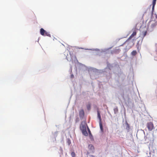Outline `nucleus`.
<instances>
[{
	"label": "nucleus",
	"mask_w": 157,
	"mask_h": 157,
	"mask_svg": "<svg viewBox=\"0 0 157 157\" xmlns=\"http://www.w3.org/2000/svg\"><path fill=\"white\" fill-rule=\"evenodd\" d=\"M133 30V31L132 34L131 35L129 36V38H128V40H130L132 39V37H133L134 36H136L137 33V29H135Z\"/></svg>",
	"instance_id": "obj_4"
},
{
	"label": "nucleus",
	"mask_w": 157,
	"mask_h": 157,
	"mask_svg": "<svg viewBox=\"0 0 157 157\" xmlns=\"http://www.w3.org/2000/svg\"><path fill=\"white\" fill-rule=\"evenodd\" d=\"M156 0H153L152 2V11H154V7L155 5L156 4Z\"/></svg>",
	"instance_id": "obj_7"
},
{
	"label": "nucleus",
	"mask_w": 157,
	"mask_h": 157,
	"mask_svg": "<svg viewBox=\"0 0 157 157\" xmlns=\"http://www.w3.org/2000/svg\"><path fill=\"white\" fill-rule=\"evenodd\" d=\"M87 109L88 110H90L91 108V105L90 104H88L86 105Z\"/></svg>",
	"instance_id": "obj_13"
},
{
	"label": "nucleus",
	"mask_w": 157,
	"mask_h": 157,
	"mask_svg": "<svg viewBox=\"0 0 157 157\" xmlns=\"http://www.w3.org/2000/svg\"><path fill=\"white\" fill-rule=\"evenodd\" d=\"M147 127L149 131H151L154 128V125L151 122H148L147 124Z\"/></svg>",
	"instance_id": "obj_3"
},
{
	"label": "nucleus",
	"mask_w": 157,
	"mask_h": 157,
	"mask_svg": "<svg viewBox=\"0 0 157 157\" xmlns=\"http://www.w3.org/2000/svg\"><path fill=\"white\" fill-rule=\"evenodd\" d=\"M71 155L72 157H75V154L74 152H72L71 153Z\"/></svg>",
	"instance_id": "obj_14"
},
{
	"label": "nucleus",
	"mask_w": 157,
	"mask_h": 157,
	"mask_svg": "<svg viewBox=\"0 0 157 157\" xmlns=\"http://www.w3.org/2000/svg\"><path fill=\"white\" fill-rule=\"evenodd\" d=\"M100 128L101 129V130L102 132H103V128L102 124L101 122H99Z\"/></svg>",
	"instance_id": "obj_9"
},
{
	"label": "nucleus",
	"mask_w": 157,
	"mask_h": 157,
	"mask_svg": "<svg viewBox=\"0 0 157 157\" xmlns=\"http://www.w3.org/2000/svg\"><path fill=\"white\" fill-rule=\"evenodd\" d=\"M67 143L68 145H70L71 144V141L70 140L68 139L67 141Z\"/></svg>",
	"instance_id": "obj_17"
},
{
	"label": "nucleus",
	"mask_w": 157,
	"mask_h": 157,
	"mask_svg": "<svg viewBox=\"0 0 157 157\" xmlns=\"http://www.w3.org/2000/svg\"><path fill=\"white\" fill-rule=\"evenodd\" d=\"M71 76L73 77H74V75H72Z\"/></svg>",
	"instance_id": "obj_19"
},
{
	"label": "nucleus",
	"mask_w": 157,
	"mask_h": 157,
	"mask_svg": "<svg viewBox=\"0 0 157 157\" xmlns=\"http://www.w3.org/2000/svg\"><path fill=\"white\" fill-rule=\"evenodd\" d=\"M137 54V52L136 50L133 51L131 52V54L132 56H135Z\"/></svg>",
	"instance_id": "obj_11"
},
{
	"label": "nucleus",
	"mask_w": 157,
	"mask_h": 157,
	"mask_svg": "<svg viewBox=\"0 0 157 157\" xmlns=\"http://www.w3.org/2000/svg\"><path fill=\"white\" fill-rule=\"evenodd\" d=\"M156 18H157V16H156Z\"/></svg>",
	"instance_id": "obj_20"
},
{
	"label": "nucleus",
	"mask_w": 157,
	"mask_h": 157,
	"mask_svg": "<svg viewBox=\"0 0 157 157\" xmlns=\"http://www.w3.org/2000/svg\"><path fill=\"white\" fill-rule=\"evenodd\" d=\"M147 32L146 31H145L143 32V37H144L147 34Z\"/></svg>",
	"instance_id": "obj_16"
},
{
	"label": "nucleus",
	"mask_w": 157,
	"mask_h": 157,
	"mask_svg": "<svg viewBox=\"0 0 157 157\" xmlns=\"http://www.w3.org/2000/svg\"><path fill=\"white\" fill-rule=\"evenodd\" d=\"M79 116L80 118H83L84 115V112L83 109H81L79 111Z\"/></svg>",
	"instance_id": "obj_5"
},
{
	"label": "nucleus",
	"mask_w": 157,
	"mask_h": 157,
	"mask_svg": "<svg viewBox=\"0 0 157 157\" xmlns=\"http://www.w3.org/2000/svg\"><path fill=\"white\" fill-rule=\"evenodd\" d=\"M80 129L83 135L86 136H88V134L86 130V127L85 125L81 124L80 126Z\"/></svg>",
	"instance_id": "obj_1"
},
{
	"label": "nucleus",
	"mask_w": 157,
	"mask_h": 157,
	"mask_svg": "<svg viewBox=\"0 0 157 157\" xmlns=\"http://www.w3.org/2000/svg\"><path fill=\"white\" fill-rule=\"evenodd\" d=\"M114 111L115 114L117 113L118 111V109L117 107H116V108H114Z\"/></svg>",
	"instance_id": "obj_12"
},
{
	"label": "nucleus",
	"mask_w": 157,
	"mask_h": 157,
	"mask_svg": "<svg viewBox=\"0 0 157 157\" xmlns=\"http://www.w3.org/2000/svg\"><path fill=\"white\" fill-rule=\"evenodd\" d=\"M88 132L89 133V134L90 135H91L92 136V134H91V132L89 129V128H88Z\"/></svg>",
	"instance_id": "obj_18"
},
{
	"label": "nucleus",
	"mask_w": 157,
	"mask_h": 157,
	"mask_svg": "<svg viewBox=\"0 0 157 157\" xmlns=\"http://www.w3.org/2000/svg\"><path fill=\"white\" fill-rule=\"evenodd\" d=\"M126 129L127 130V132H128L129 131V129H130L129 125V124L127 122L126 123Z\"/></svg>",
	"instance_id": "obj_10"
},
{
	"label": "nucleus",
	"mask_w": 157,
	"mask_h": 157,
	"mask_svg": "<svg viewBox=\"0 0 157 157\" xmlns=\"http://www.w3.org/2000/svg\"><path fill=\"white\" fill-rule=\"evenodd\" d=\"M40 33L41 35L44 36H47L51 37V35L49 33L45 31L43 28L40 29Z\"/></svg>",
	"instance_id": "obj_2"
},
{
	"label": "nucleus",
	"mask_w": 157,
	"mask_h": 157,
	"mask_svg": "<svg viewBox=\"0 0 157 157\" xmlns=\"http://www.w3.org/2000/svg\"><path fill=\"white\" fill-rule=\"evenodd\" d=\"M97 114H98V117L99 119V122H101V115H100L99 112L98 111L97 112Z\"/></svg>",
	"instance_id": "obj_8"
},
{
	"label": "nucleus",
	"mask_w": 157,
	"mask_h": 157,
	"mask_svg": "<svg viewBox=\"0 0 157 157\" xmlns=\"http://www.w3.org/2000/svg\"><path fill=\"white\" fill-rule=\"evenodd\" d=\"M157 25V22L154 21L151 25V27L152 29H154L156 26Z\"/></svg>",
	"instance_id": "obj_6"
},
{
	"label": "nucleus",
	"mask_w": 157,
	"mask_h": 157,
	"mask_svg": "<svg viewBox=\"0 0 157 157\" xmlns=\"http://www.w3.org/2000/svg\"><path fill=\"white\" fill-rule=\"evenodd\" d=\"M89 147L91 149H94V146L91 144H90L89 145Z\"/></svg>",
	"instance_id": "obj_15"
}]
</instances>
